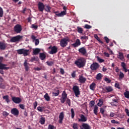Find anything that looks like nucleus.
Returning <instances> with one entry per match:
<instances>
[{
  "instance_id": "obj_1",
  "label": "nucleus",
  "mask_w": 129,
  "mask_h": 129,
  "mask_svg": "<svg viewBox=\"0 0 129 129\" xmlns=\"http://www.w3.org/2000/svg\"><path fill=\"white\" fill-rule=\"evenodd\" d=\"M86 60L84 58L80 57L75 61V64L79 69L83 68L85 67Z\"/></svg>"
},
{
  "instance_id": "obj_39",
  "label": "nucleus",
  "mask_w": 129,
  "mask_h": 129,
  "mask_svg": "<svg viewBox=\"0 0 129 129\" xmlns=\"http://www.w3.org/2000/svg\"><path fill=\"white\" fill-rule=\"evenodd\" d=\"M124 95L125 98H126L127 99H129V91L126 90L124 93Z\"/></svg>"
},
{
  "instance_id": "obj_63",
  "label": "nucleus",
  "mask_w": 129,
  "mask_h": 129,
  "mask_svg": "<svg viewBox=\"0 0 129 129\" xmlns=\"http://www.w3.org/2000/svg\"><path fill=\"white\" fill-rule=\"evenodd\" d=\"M125 112L126 113V114L127 115V116H129V110H128V109H127V108H125Z\"/></svg>"
},
{
  "instance_id": "obj_49",
  "label": "nucleus",
  "mask_w": 129,
  "mask_h": 129,
  "mask_svg": "<svg viewBox=\"0 0 129 129\" xmlns=\"http://www.w3.org/2000/svg\"><path fill=\"white\" fill-rule=\"evenodd\" d=\"M3 15H4L3 10L1 7H0V17L1 18L3 17Z\"/></svg>"
},
{
  "instance_id": "obj_42",
  "label": "nucleus",
  "mask_w": 129,
  "mask_h": 129,
  "mask_svg": "<svg viewBox=\"0 0 129 129\" xmlns=\"http://www.w3.org/2000/svg\"><path fill=\"white\" fill-rule=\"evenodd\" d=\"M73 129H78V123H74L73 124Z\"/></svg>"
},
{
  "instance_id": "obj_3",
  "label": "nucleus",
  "mask_w": 129,
  "mask_h": 129,
  "mask_svg": "<svg viewBox=\"0 0 129 129\" xmlns=\"http://www.w3.org/2000/svg\"><path fill=\"white\" fill-rule=\"evenodd\" d=\"M48 49L49 50H51V51L48 52V53L51 55L55 54L57 53V52H58V48L56 46H50L49 47H48Z\"/></svg>"
},
{
  "instance_id": "obj_34",
  "label": "nucleus",
  "mask_w": 129,
  "mask_h": 129,
  "mask_svg": "<svg viewBox=\"0 0 129 129\" xmlns=\"http://www.w3.org/2000/svg\"><path fill=\"white\" fill-rule=\"evenodd\" d=\"M46 64L47 66L49 67H52L53 65H54V61H46Z\"/></svg>"
},
{
  "instance_id": "obj_13",
  "label": "nucleus",
  "mask_w": 129,
  "mask_h": 129,
  "mask_svg": "<svg viewBox=\"0 0 129 129\" xmlns=\"http://www.w3.org/2000/svg\"><path fill=\"white\" fill-rule=\"evenodd\" d=\"M79 52L81 53L83 56H86L87 51L84 47H82L79 49Z\"/></svg>"
},
{
  "instance_id": "obj_31",
  "label": "nucleus",
  "mask_w": 129,
  "mask_h": 129,
  "mask_svg": "<svg viewBox=\"0 0 129 129\" xmlns=\"http://www.w3.org/2000/svg\"><path fill=\"white\" fill-rule=\"evenodd\" d=\"M61 98L67 99V93H66V91H63L61 94Z\"/></svg>"
},
{
  "instance_id": "obj_4",
  "label": "nucleus",
  "mask_w": 129,
  "mask_h": 129,
  "mask_svg": "<svg viewBox=\"0 0 129 129\" xmlns=\"http://www.w3.org/2000/svg\"><path fill=\"white\" fill-rule=\"evenodd\" d=\"M68 42H69V38H66L61 39L60 41V45L61 47L64 48L67 46V45H68Z\"/></svg>"
},
{
  "instance_id": "obj_64",
  "label": "nucleus",
  "mask_w": 129,
  "mask_h": 129,
  "mask_svg": "<svg viewBox=\"0 0 129 129\" xmlns=\"http://www.w3.org/2000/svg\"><path fill=\"white\" fill-rule=\"evenodd\" d=\"M124 70V72H125V73H126V72H128V75H129V69H127L126 68V67H125V68H123Z\"/></svg>"
},
{
  "instance_id": "obj_58",
  "label": "nucleus",
  "mask_w": 129,
  "mask_h": 129,
  "mask_svg": "<svg viewBox=\"0 0 129 129\" xmlns=\"http://www.w3.org/2000/svg\"><path fill=\"white\" fill-rule=\"evenodd\" d=\"M104 40H105L106 43L107 44L109 43V39L106 36L104 37Z\"/></svg>"
},
{
  "instance_id": "obj_30",
  "label": "nucleus",
  "mask_w": 129,
  "mask_h": 129,
  "mask_svg": "<svg viewBox=\"0 0 129 129\" xmlns=\"http://www.w3.org/2000/svg\"><path fill=\"white\" fill-rule=\"evenodd\" d=\"M56 92H52V96L54 97H57L59 96V94H60V91L59 90H57Z\"/></svg>"
},
{
  "instance_id": "obj_16",
  "label": "nucleus",
  "mask_w": 129,
  "mask_h": 129,
  "mask_svg": "<svg viewBox=\"0 0 129 129\" xmlns=\"http://www.w3.org/2000/svg\"><path fill=\"white\" fill-rule=\"evenodd\" d=\"M81 45V41L79 39H77L76 40L75 43L72 44V46L74 48H77Z\"/></svg>"
},
{
  "instance_id": "obj_47",
  "label": "nucleus",
  "mask_w": 129,
  "mask_h": 129,
  "mask_svg": "<svg viewBox=\"0 0 129 129\" xmlns=\"http://www.w3.org/2000/svg\"><path fill=\"white\" fill-rule=\"evenodd\" d=\"M31 28L35 30H37L38 28V26L37 25H35V24L31 25Z\"/></svg>"
},
{
  "instance_id": "obj_28",
  "label": "nucleus",
  "mask_w": 129,
  "mask_h": 129,
  "mask_svg": "<svg viewBox=\"0 0 129 129\" xmlns=\"http://www.w3.org/2000/svg\"><path fill=\"white\" fill-rule=\"evenodd\" d=\"M46 121L45 118L44 117H41L40 118L39 122L41 124L43 125L45 124Z\"/></svg>"
},
{
  "instance_id": "obj_23",
  "label": "nucleus",
  "mask_w": 129,
  "mask_h": 129,
  "mask_svg": "<svg viewBox=\"0 0 129 129\" xmlns=\"http://www.w3.org/2000/svg\"><path fill=\"white\" fill-rule=\"evenodd\" d=\"M39 58L41 60H44L46 59V54L44 52L40 53Z\"/></svg>"
},
{
  "instance_id": "obj_57",
  "label": "nucleus",
  "mask_w": 129,
  "mask_h": 129,
  "mask_svg": "<svg viewBox=\"0 0 129 129\" xmlns=\"http://www.w3.org/2000/svg\"><path fill=\"white\" fill-rule=\"evenodd\" d=\"M95 104V102L93 100L91 101L90 102V106L91 107H93Z\"/></svg>"
},
{
  "instance_id": "obj_27",
  "label": "nucleus",
  "mask_w": 129,
  "mask_h": 129,
  "mask_svg": "<svg viewBox=\"0 0 129 129\" xmlns=\"http://www.w3.org/2000/svg\"><path fill=\"white\" fill-rule=\"evenodd\" d=\"M51 7L49 6V5H46L45 6V7H44L45 12H47V13H51Z\"/></svg>"
},
{
  "instance_id": "obj_55",
  "label": "nucleus",
  "mask_w": 129,
  "mask_h": 129,
  "mask_svg": "<svg viewBox=\"0 0 129 129\" xmlns=\"http://www.w3.org/2000/svg\"><path fill=\"white\" fill-rule=\"evenodd\" d=\"M60 73L61 75H63L65 74V71H64V69H63L62 68H60Z\"/></svg>"
},
{
  "instance_id": "obj_56",
  "label": "nucleus",
  "mask_w": 129,
  "mask_h": 129,
  "mask_svg": "<svg viewBox=\"0 0 129 129\" xmlns=\"http://www.w3.org/2000/svg\"><path fill=\"white\" fill-rule=\"evenodd\" d=\"M37 110L40 112H42L43 111V109L41 106H38L37 107Z\"/></svg>"
},
{
  "instance_id": "obj_33",
  "label": "nucleus",
  "mask_w": 129,
  "mask_h": 129,
  "mask_svg": "<svg viewBox=\"0 0 129 129\" xmlns=\"http://www.w3.org/2000/svg\"><path fill=\"white\" fill-rule=\"evenodd\" d=\"M44 98L47 101H49L50 100V96H49V94L48 93H46L44 96Z\"/></svg>"
},
{
  "instance_id": "obj_53",
  "label": "nucleus",
  "mask_w": 129,
  "mask_h": 129,
  "mask_svg": "<svg viewBox=\"0 0 129 129\" xmlns=\"http://www.w3.org/2000/svg\"><path fill=\"white\" fill-rule=\"evenodd\" d=\"M80 38L81 40H88V37L86 36H81Z\"/></svg>"
},
{
  "instance_id": "obj_35",
  "label": "nucleus",
  "mask_w": 129,
  "mask_h": 129,
  "mask_svg": "<svg viewBox=\"0 0 129 129\" xmlns=\"http://www.w3.org/2000/svg\"><path fill=\"white\" fill-rule=\"evenodd\" d=\"M124 74L122 72H120V74L119 75V80H122V79L124 78Z\"/></svg>"
},
{
  "instance_id": "obj_22",
  "label": "nucleus",
  "mask_w": 129,
  "mask_h": 129,
  "mask_svg": "<svg viewBox=\"0 0 129 129\" xmlns=\"http://www.w3.org/2000/svg\"><path fill=\"white\" fill-rule=\"evenodd\" d=\"M86 81V78L83 77V76H81L79 78V81L80 83L83 84L85 83Z\"/></svg>"
},
{
  "instance_id": "obj_61",
  "label": "nucleus",
  "mask_w": 129,
  "mask_h": 129,
  "mask_svg": "<svg viewBox=\"0 0 129 129\" xmlns=\"http://www.w3.org/2000/svg\"><path fill=\"white\" fill-rule=\"evenodd\" d=\"M96 37H97V40L99 41V43H100L101 44H103V42L102 41L100 38L98 37V36L97 35H96Z\"/></svg>"
},
{
  "instance_id": "obj_51",
  "label": "nucleus",
  "mask_w": 129,
  "mask_h": 129,
  "mask_svg": "<svg viewBox=\"0 0 129 129\" xmlns=\"http://www.w3.org/2000/svg\"><path fill=\"white\" fill-rule=\"evenodd\" d=\"M33 105H34V109H36L37 108V106H38V102L37 101H35L33 103Z\"/></svg>"
},
{
  "instance_id": "obj_44",
  "label": "nucleus",
  "mask_w": 129,
  "mask_h": 129,
  "mask_svg": "<svg viewBox=\"0 0 129 129\" xmlns=\"http://www.w3.org/2000/svg\"><path fill=\"white\" fill-rule=\"evenodd\" d=\"M3 116H5V117H7L8 116H9V113H8V112L4 111L3 112Z\"/></svg>"
},
{
  "instance_id": "obj_29",
  "label": "nucleus",
  "mask_w": 129,
  "mask_h": 129,
  "mask_svg": "<svg viewBox=\"0 0 129 129\" xmlns=\"http://www.w3.org/2000/svg\"><path fill=\"white\" fill-rule=\"evenodd\" d=\"M96 87V84L95 83H92L90 85V90L94 91L95 88Z\"/></svg>"
},
{
  "instance_id": "obj_54",
  "label": "nucleus",
  "mask_w": 129,
  "mask_h": 129,
  "mask_svg": "<svg viewBox=\"0 0 129 129\" xmlns=\"http://www.w3.org/2000/svg\"><path fill=\"white\" fill-rule=\"evenodd\" d=\"M40 43V41L38 39H36L35 40V46H38Z\"/></svg>"
},
{
  "instance_id": "obj_18",
  "label": "nucleus",
  "mask_w": 129,
  "mask_h": 129,
  "mask_svg": "<svg viewBox=\"0 0 129 129\" xmlns=\"http://www.w3.org/2000/svg\"><path fill=\"white\" fill-rule=\"evenodd\" d=\"M7 47V43L0 42V50H5Z\"/></svg>"
},
{
  "instance_id": "obj_5",
  "label": "nucleus",
  "mask_w": 129,
  "mask_h": 129,
  "mask_svg": "<svg viewBox=\"0 0 129 129\" xmlns=\"http://www.w3.org/2000/svg\"><path fill=\"white\" fill-rule=\"evenodd\" d=\"M23 39V36L21 35H17L16 36L13 37L10 39V42L12 43H16L20 42Z\"/></svg>"
},
{
  "instance_id": "obj_20",
  "label": "nucleus",
  "mask_w": 129,
  "mask_h": 129,
  "mask_svg": "<svg viewBox=\"0 0 129 129\" xmlns=\"http://www.w3.org/2000/svg\"><path fill=\"white\" fill-rule=\"evenodd\" d=\"M87 120V118L83 114H81L80 118H79V122H86Z\"/></svg>"
},
{
  "instance_id": "obj_32",
  "label": "nucleus",
  "mask_w": 129,
  "mask_h": 129,
  "mask_svg": "<svg viewBox=\"0 0 129 129\" xmlns=\"http://www.w3.org/2000/svg\"><path fill=\"white\" fill-rule=\"evenodd\" d=\"M98 107L97 105L94 106V113L96 115H97Z\"/></svg>"
},
{
  "instance_id": "obj_59",
  "label": "nucleus",
  "mask_w": 129,
  "mask_h": 129,
  "mask_svg": "<svg viewBox=\"0 0 129 129\" xmlns=\"http://www.w3.org/2000/svg\"><path fill=\"white\" fill-rule=\"evenodd\" d=\"M98 61L100 62V63H102V62H104V60L102 59V58H100L99 57H98Z\"/></svg>"
},
{
  "instance_id": "obj_41",
  "label": "nucleus",
  "mask_w": 129,
  "mask_h": 129,
  "mask_svg": "<svg viewBox=\"0 0 129 129\" xmlns=\"http://www.w3.org/2000/svg\"><path fill=\"white\" fill-rule=\"evenodd\" d=\"M102 74L101 73H98L96 76V80H100L101 79Z\"/></svg>"
},
{
  "instance_id": "obj_15",
  "label": "nucleus",
  "mask_w": 129,
  "mask_h": 129,
  "mask_svg": "<svg viewBox=\"0 0 129 129\" xmlns=\"http://www.w3.org/2000/svg\"><path fill=\"white\" fill-rule=\"evenodd\" d=\"M103 90L104 91V93H110L113 91V89L111 86H105L104 88H103Z\"/></svg>"
},
{
  "instance_id": "obj_6",
  "label": "nucleus",
  "mask_w": 129,
  "mask_h": 129,
  "mask_svg": "<svg viewBox=\"0 0 129 129\" xmlns=\"http://www.w3.org/2000/svg\"><path fill=\"white\" fill-rule=\"evenodd\" d=\"M73 90L75 93V95L76 97H79V96L80 95V91L79 90V86H74L73 87Z\"/></svg>"
},
{
  "instance_id": "obj_36",
  "label": "nucleus",
  "mask_w": 129,
  "mask_h": 129,
  "mask_svg": "<svg viewBox=\"0 0 129 129\" xmlns=\"http://www.w3.org/2000/svg\"><path fill=\"white\" fill-rule=\"evenodd\" d=\"M77 30H78L77 31L79 33H80V34L83 33V29H82V28L78 26V27H77Z\"/></svg>"
},
{
  "instance_id": "obj_17",
  "label": "nucleus",
  "mask_w": 129,
  "mask_h": 129,
  "mask_svg": "<svg viewBox=\"0 0 129 129\" xmlns=\"http://www.w3.org/2000/svg\"><path fill=\"white\" fill-rule=\"evenodd\" d=\"M8 66L7 64H4L2 62H0V70H8L10 69V67H6Z\"/></svg>"
},
{
  "instance_id": "obj_40",
  "label": "nucleus",
  "mask_w": 129,
  "mask_h": 129,
  "mask_svg": "<svg viewBox=\"0 0 129 129\" xmlns=\"http://www.w3.org/2000/svg\"><path fill=\"white\" fill-rule=\"evenodd\" d=\"M103 99H100L99 100V102L98 103L97 105L99 107H101L103 104Z\"/></svg>"
},
{
  "instance_id": "obj_10",
  "label": "nucleus",
  "mask_w": 129,
  "mask_h": 129,
  "mask_svg": "<svg viewBox=\"0 0 129 129\" xmlns=\"http://www.w3.org/2000/svg\"><path fill=\"white\" fill-rule=\"evenodd\" d=\"M99 68V64L97 62H93L90 66L92 71H96Z\"/></svg>"
},
{
  "instance_id": "obj_24",
  "label": "nucleus",
  "mask_w": 129,
  "mask_h": 129,
  "mask_svg": "<svg viewBox=\"0 0 129 129\" xmlns=\"http://www.w3.org/2000/svg\"><path fill=\"white\" fill-rule=\"evenodd\" d=\"M40 51H41V49L40 48H35L33 50V54L35 55H37L40 52Z\"/></svg>"
},
{
  "instance_id": "obj_43",
  "label": "nucleus",
  "mask_w": 129,
  "mask_h": 129,
  "mask_svg": "<svg viewBox=\"0 0 129 129\" xmlns=\"http://www.w3.org/2000/svg\"><path fill=\"white\" fill-rule=\"evenodd\" d=\"M66 103L68 104L69 106H71V100H70V99L67 98L66 100Z\"/></svg>"
},
{
  "instance_id": "obj_12",
  "label": "nucleus",
  "mask_w": 129,
  "mask_h": 129,
  "mask_svg": "<svg viewBox=\"0 0 129 129\" xmlns=\"http://www.w3.org/2000/svg\"><path fill=\"white\" fill-rule=\"evenodd\" d=\"M11 112L15 116H18L19 115V110L17 108H12Z\"/></svg>"
},
{
  "instance_id": "obj_11",
  "label": "nucleus",
  "mask_w": 129,
  "mask_h": 129,
  "mask_svg": "<svg viewBox=\"0 0 129 129\" xmlns=\"http://www.w3.org/2000/svg\"><path fill=\"white\" fill-rule=\"evenodd\" d=\"M38 9L40 12H43L45 9V5L42 2H39L38 5Z\"/></svg>"
},
{
  "instance_id": "obj_9",
  "label": "nucleus",
  "mask_w": 129,
  "mask_h": 129,
  "mask_svg": "<svg viewBox=\"0 0 129 129\" xmlns=\"http://www.w3.org/2000/svg\"><path fill=\"white\" fill-rule=\"evenodd\" d=\"M12 100L16 104H20L22 102V99L19 97H12Z\"/></svg>"
},
{
  "instance_id": "obj_60",
  "label": "nucleus",
  "mask_w": 129,
  "mask_h": 129,
  "mask_svg": "<svg viewBox=\"0 0 129 129\" xmlns=\"http://www.w3.org/2000/svg\"><path fill=\"white\" fill-rule=\"evenodd\" d=\"M121 66L122 67V68H126V64L124 62H121Z\"/></svg>"
},
{
  "instance_id": "obj_25",
  "label": "nucleus",
  "mask_w": 129,
  "mask_h": 129,
  "mask_svg": "<svg viewBox=\"0 0 129 129\" xmlns=\"http://www.w3.org/2000/svg\"><path fill=\"white\" fill-rule=\"evenodd\" d=\"M82 126L83 129H91V126L87 123H83Z\"/></svg>"
},
{
  "instance_id": "obj_45",
  "label": "nucleus",
  "mask_w": 129,
  "mask_h": 129,
  "mask_svg": "<svg viewBox=\"0 0 129 129\" xmlns=\"http://www.w3.org/2000/svg\"><path fill=\"white\" fill-rule=\"evenodd\" d=\"M48 129H56V127L54 126V125L50 124L48 126Z\"/></svg>"
},
{
  "instance_id": "obj_26",
  "label": "nucleus",
  "mask_w": 129,
  "mask_h": 129,
  "mask_svg": "<svg viewBox=\"0 0 129 129\" xmlns=\"http://www.w3.org/2000/svg\"><path fill=\"white\" fill-rule=\"evenodd\" d=\"M3 99L5 100L7 103H9L11 102V100L9 99V96L7 95L5 96H4L3 97Z\"/></svg>"
},
{
  "instance_id": "obj_7",
  "label": "nucleus",
  "mask_w": 129,
  "mask_h": 129,
  "mask_svg": "<svg viewBox=\"0 0 129 129\" xmlns=\"http://www.w3.org/2000/svg\"><path fill=\"white\" fill-rule=\"evenodd\" d=\"M14 31L17 34L20 33L22 31V26L20 24H17L14 27Z\"/></svg>"
},
{
  "instance_id": "obj_21",
  "label": "nucleus",
  "mask_w": 129,
  "mask_h": 129,
  "mask_svg": "<svg viewBox=\"0 0 129 129\" xmlns=\"http://www.w3.org/2000/svg\"><path fill=\"white\" fill-rule=\"evenodd\" d=\"M118 58L119 59H120V60L123 61L124 60V55H123V53L122 52H119L118 53V55L117 56Z\"/></svg>"
},
{
  "instance_id": "obj_2",
  "label": "nucleus",
  "mask_w": 129,
  "mask_h": 129,
  "mask_svg": "<svg viewBox=\"0 0 129 129\" xmlns=\"http://www.w3.org/2000/svg\"><path fill=\"white\" fill-rule=\"evenodd\" d=\"M17 52L18 54L23 55L24 56H27L29 55V50L25 48L18 49Z\"/></svg>"
},
{
  "instance_id": "obj_38",
  "label": "nucleus",
  "mask_w": 129,
  "mask_h": 129,
  "mask_svg": "<svg viewBox=\"0 0 129 129\" xmlns=\"http://www.w3.org/2000/svg\"><path fill=\"white\" fill-rule=\"evenodd\" d=\"M38 60V58L36 56H33L31 57L30 59V62H33L34 61H36Z\"/></svg>"
},
{
  "instance_id": "obj_37",
  "label": "nucleus",
  "mask_w": 129,
  "mask_h": 129,
  "mask_svg": "<svg viewBox=\"0 0 129 129\" xmlns=\"http://www.w3.org/2000/svg\"><path fill=\"white\" fill-rule=\"evenodd\" d=\"M71 113H72V118L74 119L75 116V112L74 111V109L71 108Z\"/></svg>"
},
{
  "instance_id": "obj_62",
  "label": "nucleus",
  "mask_w": 129,
  "mask_h": 129,
  "mask_svg": "<svg viewBox=\"0 0 129 129\" xmlns=\"http://www.w3.org/2000/svg\"><path fill=\"white\" fill-rule=\"evenodd\" d=\"M100 111V113H101L102 114H104V112H105V110H104L103 108H101Z\"/></svg>"
},
{
  "instance_id": "obj_50",
  "label": "nucleus",
  "mask_w": 129,
  "mask_h": 129,
  "mask_svg": "<svg viewBox=\"0 0 129 129\" xmlns=\"http://www.w3.org/2000/svg\"><path fill=\"white\" fill-rule=\"evenodd\" d=\"M60 100L61 104H64V103H65V101H66V99L61 97Z\"/></svg>"
},
{
  "instance_id": "obj_46",
  "label": "nucleus",
  "mask_w": 129,
  "mask_h": 129,
  "mask_svg": "<svg viewBox=\"0 0 129 129\" xmlns=\"http://www.w3.org/2000/svg\"><path fill=\"white\" fill-rule=\"evenodd\" d=\"M104 81L107 83H110L111 82V80H110L109 78L107 77H105L104 78Z\"/></svg>"
},
{
  "instance_id": "obj_19",
  "label": "nucleus",
  "mask_w": 129,
  "mask_h": 129,
  "mask_svg": "<svg viewBox=\"0 0 129 129\" xmlns=\"http://www.w3.org/2000/svg\"><path fill=\"white\" fill-rule=\"evenodd\" d=\"M30 66V63L28 62V60H25L24 62V66L25 69V71L26 72H28L29 70V66Z\"/></svg>"
},
{
  "instance_id": "obj_52",
  "label": "nucleus",
  "mask_w": 129,
  "mask_h": 129,
  "mask_svg": "<svg viewBox=\"0 0 129 129\" xmlns=\"http://www.w3.org/2000/svg\"><path fill=\"white\" fill-rule=\"evenodd\" d=\"M85 29H91L92 28V26H91L90 25H89L88 24H86L85 25V27H84Z\"/></svg>"
},
{
  "instance_id": "obj_14",
  "label": "nucleus",
  "mask_w": 129,
  "mask_h": 129,
  "mask_svg": "<svg viewBox=\"0 0 129 129\" xmlns=\"http://www.w3.org/2000/svg\"><path fill=\"white\" fill-rule=\"evenodd\" d=\"M64 119V112H61L59 115L58 122L59 124L63 123V120Z\"/></svg>"
},
{
  "instance_id": "obj_8",
  "label": "nucleus",
  "mask_w": 129,
  "mask_h": 129,
  "mask_svg": "<svg viewBox=\"0 0 129 129\" xmlns=\"http://www.w3.org/2000/svg\"><path fill=\"white\" fill-rule=\"evenodd\" d=\"M64 10L63 11L61 12V13H59V12H55L54 14L57 16V17H63L66 15V10H67V8L66 6H64L63 8Z\"/></svg>"
},
{
  "instance_id": "obj_48",
  "label": "nucleus",
  "mask_w": 129,
  "mask_h": 129,
  "mask_svg": "<svg viewBox=\"0 0 129 129\" xmlns=\"http://www.w3.org/2000/svg\"><path fill=\"white\" fill-rule=\"evenodd\" d=\"M19 107L22 110H24L25 108V105L24 104H19Z\"/></svg>"
}]
</instances>
